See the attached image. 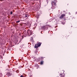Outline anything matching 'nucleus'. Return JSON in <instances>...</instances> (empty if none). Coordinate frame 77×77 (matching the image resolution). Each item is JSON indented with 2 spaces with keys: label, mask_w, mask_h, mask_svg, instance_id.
I'll use <instances>...</instances> for the list:
<instances>
[{
  "label": "nucleus",
  "mask_w": 77,
  "mask_h": 77,
  "mask_svg": "<svg viewBox=\"0 0 77 77\" xmlns=\"http://www.w3.org/2000/svg\"><path fill=\"white\" fill-rule=\"evenodd\" d=\"M43 63H44V61H42L40 63L41 65H43Z\"/></svg>",
  "instance_id": "nucleus-9"
},
{
  "label": "nucleus",
  "mask_w": 77,
  "mask_h": 77,
  "mask_svg": "<svg viewBox=\"0 0 77 77\" xmlns=\"http://www.w3.org/2000/svg\"><path fill=\"white\" fill-rule=\"evenodd\" d=\"M65 71H64L63 72H60V74H59V75H60V77H64L65 76V74H64V72Z\"/></svg>",
  "instance_id": "nucleus-4"
},
{
  "label": "nucleus",
  "mask_w": 77,
  "mask_h": 77,
  "mask_svg": "<svg viewBox=\"0 0 77 77\" xmlns=\"http://www.w3.org/2000/svg\"><path fill=\"white\" fill-rule=\"evenodd\" d=\"M57 2V0H54V1L52 2V7L51 8L52 9H54L57 7V5L56 4Z\"/></svg>",
  "instance_id": "nucleus-1"
},
{
  "label": "nucleus",
  "mask_w": 77,
  "mask_h": 77,
  "mask_svg": "<svg viewBox=\"0 0 77 77\" xmlns=\"http://www.w3.org/2000/svg\"><path fill=\"white\" fill-rule=\"evenodd\" d=\"M33 37H31L30 41H33Z\"/></svg>",
  "instance_id": "nucleus-11"
},
{
  "label": "nucleus",
  "mask_w": 77,
  "mask_h": 77,
  "mask_svg": "<svg viewBox=\"0 0 77 77\" xmlns=\"http://www.w3.org/2000/svg\"><path fill=\"white\" fill-rule=\"evenodd\" d=\"M20 20L17 21H16V23H20Z\"/></svg>",
  "instance_id": "nucleus-12"
},
{
  "label": "nucleus",
  "mask_w": 77,
  "mask_h": 77,
  "mask_svg": "<svg viewBox=\"0 0 77 77\" xmlns=\"http://www.w3.org/2000/svg\"><path fill=\"white\" fill-rule=\"evenodd\" d=\"M11 74H11L9 72H8L7 73V75H8V76H10L11 75Z\"/></svg>",
  "instance_id": "nucleus-6"
},
{
  "label": "nucleus",
  "mask_w": 77,
  "mask_h": 77,
  "mask_svg": "<svg viewBox=\"0 0 77 77\" xmlns=\"http://www.w3.org/2000/svg\"><path fill=\"white\" fill-rule=\"evenodd\" d=\"M12 11H11V12H10V14H11V15H12Z\"/></svg>",
  "instance_id": "nucleus-15"
},
{
  "label": "nucleus",
  "mask_w": 77,
  "mask_h": 77,
  "mask_svg": "<svg viewBox=\"0 0 77 77\" xmlns=\"http://www.w3.org/2000/svg\"><path fill=\"white\" fill-rule=\"evenodd\" d=\"M41 58L42 60H43V59H44V58L42 57H41Z\"/></svg>",
  "instance_id": "nucleus-13"
},
{
  "label": "nucleus",
  "mask_w": 77,
  "mask_h": 77,
  "mask_svg": "<svg viewBox=\"0 0 77 77\" xmlns=\"http://www.w3.org/2000/svg\"><path fill=\"white\" fill-rule=\"evenodd\" d=\"M42 28L43 29H47L48 27L46 26H42Z\"/></svg>",
  "instance_id": "nucleus-7"
},
{
  "label": "nucleus",
  "mask_w": 77,
  "mask_h": 77,
  "mask_svg": "<svg viewBox=\"0 0 77 77\" xmlns=\"http://www.w3.org/2000/svg\"><path fill=\"white\" fill-rule=\"evenodd\" d=\"M35 67H37V68H39V65H38V64H36L35 65Z\"/></svg>",
  "instance_id": "nucleus-8"
},
{
  "label": "nucleus",
  "mask_w": 77,
  "mask_h": 77,
  "mask_svg": "<svg viewBox=\"0 0 77 77\" xmlns=\"http://www.w3.org/2000/svg\"><path fill=\"white\" fill-rule=\"evenodd\" d=\"M41 45V42H38L35 45V48H38L39 47H40Z\"/></svg>",
  "instance_id": "nucleus-2"
},
{
  "label": "nucleus",
  "mask_w": 77,
  "mask_h": 77,
  "mask_svg": "<svg viewBox=\"0 0 77 77\" xmlns=\"http://www.w3.org/2000/svg\"><path fill=\"white\" fill-rule=\"evenodd\" d=\"M20 77H24V76H23V75H22L20 76Z\"/></svg>",
  "instance_id": "nucleus-14"
},
{
  "label": "nucleus",
  "mask_w": 77,
  "mask_h": 77,
  "mask_svg": "<svg viewBox=\"0 0 77 77\" xmlns=\"http://www.w3.org/2000/svg\"><path fill=\"white\" fill-rule=\"evenodd\" d=\"M22 38H23V37H22Z\"/></svg>",
  "instance_id": "nucleus-17"
},
{
  "label": "nucleus",
  "mask_w": 77,
  "mask_h": 77,
  "mask_svg": "<svg viewBox=\"0 0 77 77\" xmlns=\"http://www.w3.org/2000/svg\"><path fill=\"white\" fill-rule=\"evenodd\" d=\"M25 17H26V18H28V17H29V15H27V14H25Z\"/></svg>",
  "instance_id": "nucleus-10"
},
{
  "label": "nucleus",
  "mask_w": 77,
  "mask_h": 77,
  "mask_svg": "<svg viewBox=\"0 0 77 77\" xmlns=\"http://www.w3.org/2000/svg\"><path fill=\"white\" fill-rule=\"evenodd\" d=\"M65 16V14H62L61 16L59 18L60 19H62Z\"/></svg>",
  "instance_id": "nucleus-5"
},
{
  "label": "nucleus",
  "mask_w": 77,
  "mask_h": 77,
  "mask_svg": "<svg viewBox=\"0 0 77 77\" xmlns=\"http://www.w3.org/2000/svg\"><path fill=\"white\" fill-rule=\"evenodd\" d=\"M27 33L28 34V36H30V35H32V31L31 30H30V29H28L27 31Z\"/></svg>",
  "instance_id": "nucleus-3"
},
{
  "label": "nucleus",
  "mask_w": 77,
  "mask_h": 77,
  "mask_svg": "<svg viewBox=\"0 0 77 77\" xmlns=\"http://www.w3.org/2000/svg\"><path fill=\"white\" fill-rule=\"evenodd\" d=\"M32 75H31L30 76V77H32Z\"/></svg>",
  "instance_id": "nucleus-16"
}]
</instances>
